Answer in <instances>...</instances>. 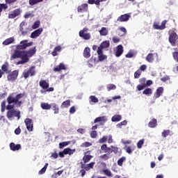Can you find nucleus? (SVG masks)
<instances>
[{
  "mask_svg": "<svg viewBox=\"0 0 178 178\" xmlns=\"http://www.w3.org/2000/svg\"><path fill=\"white\" fill-rule=\"evenodd\" d=\"M127 121L124 120V121L118 123L116 126H117L118 129H122V126H127Z\"/></svg>",
  "mask_w": 178,
  "mask_h": 178,
  "instance_id": "45",
  "label": "nucleus"
},
{
  "mask_svg": "<svg viewBox=\"0 0 178 178\" xmlns=\"http://www.w3.org/2000/svg\"><path fill=\"white\" fill-rule=\"evenodd\" d=\"M154 54L149 53L147 56H146V60L147 62H149V63H152L154 62Z\"/></svg>",
  "mask_w": 178,
  "mask_h": 178,
  "instance_id": "31",
  "label": "nucleus"
},
{
  "mask_svg": "<svg viewBox=\"0 0 178 178\" xmlns=\"http://www.w3.org/2000/svg\"><path fill=\"white\" fill-rule=\"evenodd\" d=\"M158 126V121L156 119L153 118L148 123V127H150V129H154Z\"/></svg>",
  "mask_w": 178,
  "mask_h": 178,
  "instance_id": "22",
  "label": "nucleus"
},
{
  "mask_svg": "<svg viewBox=\"0 0 178 178\" xmlns=\"http://www.w3.org/2000/svg\"><path fill=\"white\" fill-rule=\"evenodd\" d=\"M91 49L90 47H86L83 50V56L84 58H88L91 56Z\"/></svg>",
  "mask_w": 178,
  "mask_h": 178,
  "instance_id": "23",
  "label": "nucleus"
},
{
  "mask_svg": "<svg viewBox=\"0 0 178 178\" xmlns=\"http://www.w3.org/2000/svg\"><path fill=\"white\" fill-rule=\"evenodd\" d=\"M13 42H15V38L11 37V38L6 39L3 42V45H10V44H13Z\"/></svg>",
  "mask_w": 178,
  "mask_h": 178,
  "instance_id": "24",
  "label": "nucleus"
},
{
  "mask_svg": "<svg viewBox=\"0 0 178 178\" xmlns=\"http://www.w3.org/2000/svg\"><path fill=\"white\" fill-rule=\"evenodd\" d=\"M40 24H41V22L40 21H35L32 26L33 30H35V29H38V27H40Z\"/></svg>",
  "mask_w": 178,
  "mask_h": 178,
  "instance_id": "46",
  "label": "nucleus"
},
{
  "mask_svg": "<svg viewBox=\"0 0 178 178\" xmlns=\"http://www.w3.org/2000/svg\"><path fill=\"white\" fill-rule=\"evenodd\" d=\"M70 144V141H66V142H63L59 143V148H65V147H67V145H69Z\"/></svg>",
  "mask_w": 178,
  "mask_h": 178,
  "instance_id": "42",
  "label": "nucleus"
},
{
  "mask_svg": "<svg viewBox=\"0 0 178 178\" xmlns=\"http://www.w3.org/2000/svg\"><path fill=\"white\" fill-rule=\"evenodd\" d=\"M88 10V4L83 3L81 6H79L77 8V12L79 13H83V12H87Z\"/></svg>",
  "mask_w": 178,
  "mask_h": 178,
  "instance_id": "14",
  "label": "nucleus"
},
{
  "mask_svg": "<svg viewBox=\"0 0 178 178\" xmlns=\"http://www.w3.org/2000/svg\"><path fill=\"white\" fill-rule=\"evenodd\" d=\"M7 111H12L13 109H15V105L9 104L6 106Z\"/></svg>",
  "mask_w": 178,
  "mask_h": 178,
  "instance_id": "64",
  "label": "nucleus"
},
{
  "mask_svg": "<svg viewBox=\"0 0 178 178\" xmlns=\"http://www.w3.org/2000/svg\"><path fill=\"white\" fill-rule=\"evenodd\" d=\"M97 55L99 62H102L103 60H105L106 58H108V56L104 55V51L101 49H97Z\"/></svg>",
  "mask_w": 178,
  "mask_h": 178,
  "instance_id": "18",
  "label": "nucleus"
},
{
  "mask_svg": "<svg viewBox=\"0 0 178 178\" xmlns=\"http://www.w3.org/2000/svg\"><path fill=\"white\" fill-rule=\"evenodd\" d=\"M100 159H103V161H108L109 159V156L108 154H102L100 156Z\"/></svg>",
  "mask_w": 178,
  "mask_h": 178,
  "instance_id": "61",
  "label": "nucleus"
},
{
  "mask_svg": "<svg viewBox=\"0 0 178 178\" xmlns=\"http://www.w3.org/2000/svg\"><path fill=\"white\" fill-rule=\"evenodd\" d=\"M26 42H29L28 40H24L21 41L19 44H18L17 46V47H16L17 49H18V50L26 49V48H27Z\"/></svg>",
  "mask_w": 178,
  "mask_h": 178,
  "instance_id": "15",
  "label": "nucleus"
},
{
  "mask_svg": "<svg viewBox=\"0 0 178 178\" xmlns=\"http://www.w3.org/2000/svg\"><path fill=\"white\" fill-rule=\"evenodd\" d=\"M6 115L8 119H12V118L15 116V118H17V120H19L21 118L20 111L15 109L8 111Z\"/></svg>",
  "mask_w": 178,
  "mask_h": 178,
  "instance_id": "4",
  "label": "nucleus"
},
{
  "mask_svg": "<svg viewBox=\"0 0 178 178\" xmlns=\"http://www.w3.org/2000/svg\"><path fill=\"white\" fill-rule=\"evenodd\" d=\"M108 119L106 116L97 117L95 119L94 123H99V122H106Z\"/></svg>",
  "mask_w": 178,
  "mask_h": 178,
  "instance_id": "28",
  "label": "nucleus"
},
{
  "mask_svg": "<svg viewBox=\"0 0 178 178\" xmlns=\"http://www.w3.org/2000/svg\"><path fill=\"white\" fill-rule=\"evenodd\" d=\"M124 161H126L125 156H122L120 159H118V166H123V162H124Z\"/></svg>",
  "mask_w": 178,
  "mask_h": 178,
  "instance_id": "43",
  "label": "nucleus"
},
{
  "mask_svg": "<svg viewBox=\"0 0 178 178\" xmlns=\"http://www.w3.org/2000/svg\"><path fill=\"white\" fill-rule=\"evenodd\" d=\"M40 107L44 111H49V109H51V104H49L48 103H41Z\"/></svg>",
  "mask_w": 178,
  "mask_h": 178,
  "instance_id": "29",
  "label": "nucleus"
},
{
  "mask_svg": "<svg viewBox=\"0 0 178 178\" xmlns=\"http://www.w3.org/2000/svg\"><path fill=\"white\" fill-rule=\"evenodd\" d=\"M89 99H90V104H91V102H93V104H97V102H99L98 98H97V97L94 95L90 96Z\"/></svg>",
  "mask_w": 178,
  "mask_h": 178,
  "instance_id": "40",
  "label": "nucleus"
},
{
  "mask_svg": "<svg viewBox=\"0 0 178 178\" xmlns=\"http://www.w3.org/2000/svg\"><path fill=\"white\" fill-rule=\"evenodd\" d=\"M120 120H122V115H115L111 118L112 122H120Z\"/></svg>",
  "mask_w": 178,
  "mask_h": 178,
  "instance_id": "35",
  "label": "nucleus"
},
{
  "mask_svg": "<svg viewBox=\"0 0 178 178\" xmlns=\"http://www.w3.org/2000/svg\"><path fill=\"white\" fill-rule=\"evenodd\" d=\"M172 56L175 62L178 63V51L172 52Z\"/></svg>",
  "mask_w": 178,
  "mask_h": 178,
  "instance_id": "58",
  "label": "nucleus"
},
{
  "mask_svg": "<svg viewBox=\"0 0 178 178\" xmlns=\"http://www.w3.org/2000/svg\"><path fill=\"white\" fill-rule=\"evenodd\" d=\"M17 76H19V72H17V70H14L7 76L8 81H15V80L17 79Z\"/></svg>",
  "mask_w": 178,
  "mask_h": 178,
  "instance_id": "9",
  "label": "nucleus"
},
{
  "mask_svg": "<svg viewBox=\"0 0 178 178\" xmlns=\"http://www.w3.org/2000/svg\"><path fill=\"white\" fill-rule=\"evenodd\" d=\"M39 86L42 90H40L42 94L45 92V90H47L49 87V83L47 80L42 79L39 81Z\"/></svg>",
  "mask_w": 178,
  "mask_h": 178,
  "instance_id": "7",
  "label": "nucleus"
},
{
  "mask_svg": "<svg viewBox=\"0 0 178 178\" xmlns=\"http://www.w3.org/2000/svg\"><path fill=\"white\" fill-rule=\"evenodd\" d=\"M67 68L63 63H60L58 66L54 68V72H60V70H66Z\"/></svg>",
  "mask_w": 178,
  "mask_h": 178,
  "instance_id": "20",
  "label": "nucleus"
},
{
  "mask_svg": "<svg viewBox=\"0 0 178 178\" xmlns=\"http://www.w3.org/2000/svg\"><path fill=\"white\" fill-rule=\"evenodd\" d=\"M81 164V170L80 173L81 177H84L86 176V172H88L90 169H94V165H95V162H91L88 164L83 163V162L80 163Z\"/></svg>",
  "mask_w": 178,
  "mask_h": 178,
  "instance_id": "1",
  "label": "nucleus"
},
{
  "mask_svg": "<svg viewBox=\"0 0 178 178\" xmlns=\"http://www.w3.org/2000/svg\"><path fill=\"white\" fill-rule=\"evenodd\" d=\"M106 88L108 91H111L112 90H116V86L115 84L110 83L107 85Z\"/></svg>",
  "mask_w": 178,
  "mask_h": 178,
  "instance_id": "44",
  "label": "nucleus"
},
{
  "mask_svg": "<svg viewBox=\"0 0 178 178\" xmlns=\"http://www.w3.org/2000/svg\"><path fill=\"white\" fill-rule=\"evenodd\" d=\"M42 31H44V29L42 28H39L36 29L31 33V38H37L38 37H40V35H41V34L42 33Z\"/></svg>",
  "mask_w": 178,
  "mask_h": 178,
  "instance_id": "11",
  "label": "nucleus"
},
{
  "mask_svg": "<svg viewBox=\"0 0 178 178\" xmlns=\"http://www.w3.org/2000/svg\"><path fill=\"white\" fill-rule=\"evenodd\" d=\"M48 165H49L48 163H46L44 166L38 172V175H44V173L47 172Z\"/></svg>",
  "mask_w": 178,
  "mask_h": 178,
  "instance_id": "39",
  "label": "nucleus"
},
{
  "mask_svg": "<svg viewBox=\"0 0 178 178\" xmlns=\"http://www.w3.org/2000/svg\"><path fill=\"white\" fill-rule=\"evenodd\" d=\"M22 15V9L16 8L13 11H10L8 13V19H15V17H19Z\"/></svg>",
  "mask_w": 178,
  "mask_h": 178,
  "instance_id": "6",
  "label": "nucleus"
},
{
  "mask_svg": "<svg viewBox=\"0 0 178 178\" xmlns=\"http://www.w3.org/2000/svg\"><path fill=\"white\" fill-rule=\"evenodd\" d=\"M2 9L6 10V9H8V5L5 3H0V16L1 13H2Z\"/></svg>",
  "mask_w": 178,
  "mask_h": 178,
  "instance_id": "48",
  "label": "nucleus"
},
{
  "mask_svg": "<svg viewBox=\"0 0 178 178\" xmlns=\"http://www.w3.org/2000/svg\"><path fill=\"white\" fill-rule=\"evenodd\" d=\"M178 40V35L176 32H172L169 35V42L171 44L172 47H176V42H177Z\"/></svg>",
  "mask_w": 178,
  "mask_h": 178,
  "instance_id": "8",
  "label": "nucleus"
},
{
  "mask_svg": "<svg viewBox=\"0 0 178 178\" xmlns=\"http://www.w3.org/2000/svg\"><path fill=\"white\" fill-rule=\"evenodd\" d=\"M170 133H171V131L169 129L163 130V131L161 133V136L162 137H163V138H166L168 136H170Z\"/></svg>",
  "mask_w": 178,
  "mask_h": 178,
  "instance_id": "37",
  "label": "nucleus"
},
{
  "mask_svg": "<svg viewBox=\"0 0 178 178\" xmlns=\"http://www.w3.org/2000/svg\"><path fill=\"white\" fill-rule=\"evenodd\" d=\"M51 108L54 111L55 115L59 113V106L58 104H56V103H51Z\"/></svg>",
  "mask_w": 178,
  "mask_h": 178,
  "instance_id": "27",
  "label": "nucleus"
},
{
  "mask_svg": "<svg viewBox=\"0 0 178 178\" xmlns=\"http://www.w3.org/2000/svg\"><path fill=\"white\" fill-rule=\"evenodd\" d=\"M147 88V85H138L136 88L138 91H142V90H144V88Z\"/></svg>",
  "mask_w": 178,
  "mask_h": 178,
  "instance_id": "59",
  "label": "nucleus"
},
{
  "mask_svg": "<svg viewBox=\"0 0 178 178\" xmlns=\"http://www.w3.org/2000/svg\"><path fill=\"white\" fill-rule=\"evenodd\" d=\"M92 159V155H85L83 156L82 161H83V163H88L89 161Z\"/></svg>",
  "mask_w": 178,
  "mask_h": 178,
  "instance_id": "32",
  "label": "nucleus"
},
{
  "mask_svg": "<svg viewBox=\"0 0 178 178\" xmlns=\"http://www.w3.org/2000/svg\"><path fill=\"white\" fill-rule=\"evenodd\" d=\"M130 20V15L124 14L121 16L118 17L117 19V22H129Z\"/></svg>",
  "mask_w": 178,
  "mask_h": 178,
  "instance_id": "13",
  "label": "nucleus"
},
{
  "mask_svg": "<svg viewBox=\"0 0 178 178\" xmlns=\"http://www.w3.org/2000/svg\"><path fill=\"white\" fill-rule=\"evenodd\" d=\"M108 141V136H103L99 140V144H104V143H106Z\"/></svg>",
  "mask_w": 178,
  "mask_h": 178,
  "instance_id": "51",
  "label": "nucleus"
},
{
  "mask_svg": "<svg viewBox=\"0 0 178 178\" xmlns=\"http://www.w3.org/2000/svg\"><path fill=\"white\" fill-rule=\"evenodd\" d=\"M103 172L104 175H106V176H108V177H112V172H111V170H104Z\"/></svg>",
  "mask_w": 178,
  "mask_h": 178,
  "instance_id": "56",
  "label": "nucleus"
},
{
  "mask_svg": "<svg viewBox=\"0 0 178 178\" xmlns=\"http://www.w3.org/2000/svg\"><path fill=\"white\" fill-rule=\"evenodd\" d=\"M64 149H65V152L66 155H67V154L68 155H73V154H74V152H76L75 149H72L69 147L65 148Z\"/></svg>",
  "mask_w": 178,
  "mask_h": 178,
  "instance_id": "36",
  "label": "nucleus"
},
{
  "mask_svg": "<svg viewBox=\"0 0 178 178\" xmlns=\"http://www.w3.org/2000/svg\"><path fill=\"white\" fill-rule=\"evenodd\" d=\"M88 28L84 27L82 30L79 31V35L82 40L88 41L91 40V33H88Z\"/></svg>",
  "mask_w": 178,
  "mask_h": 178,
  "instance_id": "2",
  "label": "nucleus"
},
{
  "mask_svg": "<svg viewBox=\"0 0 178 178\" xmlns=\"http://www.w3.org/2000/svg\"><path fill=\"white\" fill-rule=\"evenodd\" d=\"M24 95H26V92H23V93H19L18 95H17L15 96V101L17 103L18 101H19V99H22V98H23V97H24Z\"/></svg>",
  "mask_w": 178,
  "mask_h": 178,
  "instance_id": "41",
  "label": "nucleus"
},
{
  "mask_svg": "<svg viewBox=\"0 0 178 178\" xmlns=\"http://www.w3.org/2000/svg\"><path fill=\"white\" fill-rule=\"evenodd\" d=\"M97 136H98V134H97V131H92L90 132L91 138H97Z\"/></svg>",
  "mask_w": 178,
  "mask_h": 178,
  "instance_id": "60",
  "label": "nucleus"
},
{
  "mask_svg": "<svg viewBox=\"0 0 178 178\" xmlns=\"http://www.w3.org/2000/svg\"><path fill=\"white\" fill-rule=\"evenodd\" d=\"M166 23H168V20H163L161 22V25H160L161 30H165V29H166Z\"/></svg>",
  "mask_w": 178,
  "mask_h": 178,
  "instance_id": "57",
  "label": "nucleus"
},
{
  "mask_svg": "<svg viewBox=\"0 0 178 178\" xmlns=\"http://www.w3.org/2000/svg\"><path fill=\"white\" fill-rule=\"evenodd\" d=\"M140 76H141V70H138L134 72V79H140Z\"/></svg>",
  "mask_w": 178,
  "mask_h": 178,
  "instance_id": "50",
  "label": "nucleus"
},
{
  "mask_svg": "<svg viewBox=\"0 0 178 178\" xmlns=\"http://www.w3.org/2000/svg\"><path fill=\"white\" fill-rule=\"evenodd\" d=\"M110 46L111 43L109 42V40H106L101 43L97 49H101V51H102L103 49H105V48H109Z\"/></svg>",
  "mask_w": 178,
  "mask_h": 178,
  "instance_id": "19",
  "label": "nucleus"
},
{
  "mask_svg": "<svg viewBox=\"0 0 178 178\" xmlns=\"http://www.w3.org/2000/svg\"><path fill=\"white\" fill-rule=\"evenodd\" d=\"M111 153L113 152L114 154H118V152H119V148H118V147H114L113 145H111Z\"/></svg>",
  "mask_w": 178,
  "mask_h": 178,
  "instance_id": "54",
  "label": "nucleus"
},
{
  "mask_svg": "<svg viewBox=\"0 0 178 178\" xmlns=\"http://www.w3.org/2000/svg\"><path fill=\"white\" fill-rule=\"evenodd\" d=\"M24 56H26V52L24 51H19V49H15L11 56L10 59L11 60L13 59H18V58H20L21 59L22 58H24Z\"/></svg>",
  "mask_w": 178,
  "mask_h": 178,
  "instance_id": "5",
  "label": "nucleus"
},
{
  "mask_svg": "<svg viewBox=\"0 0 178 178\" xmlns=\"http://www.w3.org/2000/svg\"><path fill=\"white\" fill-rule=\"evenodd\" d=\"M24 123L26 126V129L28 131H33V120L30 118H26L24 120Z\"/></svg>",
  "mask_w": 178,
  "mask_h": 178,
  "instance_id": "10",
  "label": "nucleus"
},
{
  "mask_svg": "<svg viewBox=\"0 0 178 178\" xmlns=\"http://www.w3.org/2000/svg\"><path fill=\"white\" fill-rule=\"evenodd\" d=\"M123 45L119 44L117 46L116 51H115V56L116 58H119L122 56V54H123Z\"/></svg>",
  "mask_w": 178,
  "mask_h": 178,
  "instance_id": "17",
  "label": "nucleus"
},
{
  "mask_svg": "<svg viewBox=\"0 0 178 178\" xmlns=\"http://www.w3.org/2000/svg\"><path fill=\"white\" fill-rule=\"evenodd\" d=\"M44 0H29V3L31 6H34V5H37V3H40V2H42Z\"/></svg>",
  "mask_w": 178,
  "mask_h": 178,
  "instance_id": "38",
  "label": "nucleus"
},
{
  "mask_svg": "<svg viewBox=\"0 0 178 178\" xmlns=\"http://www.w3.org/2000/svg\"><path fill=\"white\" fill-rule=\"evenodd\" d=\"M162 94H163V87L158 88L154 93V98H159Z\"/></svg>",
  "mask_w": 178,
  "mask_h": 178,
  "instance_id": "21",
  "label": "nucleus"
},
{
  "mask_svg": "<svg viewBox=\"0 0 178 178\" xmlns=\"http://www.w3.org/2000/svg\"><path fill=\"white\" fill-rule=\"evenodd\" d=\"M146 82H147V80L145 79V78H141L139 79V83H140V85L145 86Z\"/></svg>",
  "mask_w": 178,
  "mask_h": 178,
  "instance_id": "63",
  "label": "nucleus"
},
{
  "mask_svg": "<svg viewBox=\"0 0 178 178\" xmlns=\"http://www.w3.org/2000/svg\"><path fill=\"white\" fill-rule=\"evenodd\" d=\"M99 33L100 35L105 37L108 34L109 31H108L107 28L102 27L101 30L99 31Z\"/></svg>",
  "mask_w": 178,
  "mask_h": 178,
  "instance_id": "25",
  "label": "nucleus"
},
{
  "mask_svg": "<svg viewBox=\"0 0 178 178\" xmlns=\"http://www.w3.org/2000/svg\"><path fill=\"white\" fill-rule=\"evenodd\" d=\"M35 66H32L29 67L28 70H24L22 73L23 77L26 79H29V77H33L35 74Z\"/></svg>",
  "mask_w": 178,
  "mask_h": 178,
  "instance_id": "3",
  "label": "nucleus"
},
{
  "mask_svg": "<svg viewBox=\"0 0 178 178\" xmlns=\"http://www.w3.org/2000/svg\"><path fill=\"white\" fill-rule=\"evenodd\" d=\"M62 50V47L60 46H56L54 51L51 52L52 56H56L58 55V52H60Z\"/></svg>",
  "mask_w": 178,
  "mask_h": 178,
  "instance_id": "30",
  "label": "nucleus"
},
{
  "mask_svg": "<svg viewBox=\"0 0 178 178\" xmlns=\"http://www.w3.org/2000/svg\"><path fill=\"white\" fill-rule=\"evenodd\" d=\"M10 149L11 151H19V149H22V145L20 144H15V143H10Z\"/></svg>",
  "mask_w": 178,
  "mask_h": 178,
  "instance_id": "16",
  "label": "nucleus"
},
{
  "mask_svg": "<svg viewBox=\"0 0 178 178\" xmlns=\"http://www.w3.org/2000/svg\"><path fill=\"white\" fill-rule=\"evenodd\" d=\"M69 106H70V100H66L64 101L60 106L61 109H63L65 108H69Z\"/></svg>",
  "mask_w": 178,
  "mask_h": 178,
  "instance_id": "33",
  "label": "nucleus"
},
{
  "mask_svg": "<svg viewBox=\"0 0 178 178\" xmlns=\"http://www.w3.org/2000/svg\"><path fill=\"white\" fill-rule=\"evenodd\" d=\"M25 52V55L26 58H31L32 56H34L35 54L37 52V49L35 47L31 48L28 51H24Z\"/></svg>",
  "mask_w": 178,
  "mask_h": 178,
  "instance_id": "12",
  "label": "nucleus"
},
{
  "mask_svg": "<svg viewBox=\"0 0 178 178\" xmlns=\"http://www.w3.org/2000/svg\"><path fill=\"white\" fill-rule=\"evenodd\" d=\"M119 30L120 31L124 33L122 35H120V37H122V35H126V34H127V30L126 29V28L122 26L119 28Z\"/></svg>",
  "mask_w": 178,
  "mask_h": 178,
  "instance_id": "55",
  "label": "nucleus"
},
{
  "mask_svg": "<svg viewBox=\"0 0 178 178\" xmlns=\"http://www.w3.org/2000/svg\"><path fill=\"white\" fill-rule=\"evenodd\" d=\"M7 102L8 104H17V102H16V99L15 97H13L10 95H9L7 98Z\"/></svg>",
  "mask_w": 178,
  "mask_h": 178,
  "instance_id": "34",
  "label": "nucleus"
},
{
  "mask_svg": "<svg viewBox=\"0 0 178 178\" xmlns=\"http://www.w3.org/2000/svg\"><path fill=\"white\" fill-rule=\"evenodd\" d=\"M22 60H19L17 63V65H24V63H27L30 62V58H27L26 56L21 58Z\"/></svg>",
  "mask_w": 178,
  "mask_h": 178,
  "instance_id": "26",
  "label": "nucleus"
},
{
  "mask_svg": "<svg viewBox=\"0 0 178 178\" xmlns=\"http://www.w3.org/2000/svg\"><path fill=\"white\" fill-rule=\"evenodd\" d=\"M91 145H92V144L91 143L85 142L81 145V147H82L83 148H87L88 147H91Z\"/></svg>",
  "mask_w": 178,
  "mask_h": 178,
  "instance_id": "49",
  "label": "nucleus"
},
{
  "mask_svg": "<svg viewBox=\"0 0 178 178\" xmlns=\"http://www.w3.org/2000/svg\"><path fill=\"white\" fill-rule=\"evenodd\" d=\"M1 70H3V72H8V63H6V64H3L1 66Z\"/></svg>",
  "mask_w": 178,
  "mask_h": 178,
  "instance_id": "62",
  "label": "nucleus"
},
{
  "mask_svg": "<svg viewBox=\"0 0 178 178\" xmlns=\"http://www.w3.org/2000/svg\"><path fill=\"white\" fill-rule=\"evenodd\" d=\"M144 145V139L140 140L137 143V147L140 149L143 148V145Z\"/></svg>",
  "mask_w": 178,
  "mask_h": 178,
  "instance_id": "53",
  "label": "nucleus"
},
{
  "mask_svg": "<svg viewBox=\"0 0 178 178\" xmlns=\"http://www.w3.org/2000/svg\"><path fill=\"white\" fill-rule=\"evenodd\" d=\"M153 29H154V30H161V26L159 25V22H154Z\"/></svg>",
  "mask_w": 178,
  "mask_h": 178,
  "instance_id": "52",
  "label": "nucleus"
},
{
  "mask_svg": "<svg viewBox=\"0 0 178 178\" xmlns=\"http://www.w3.org/2000/svg\"><path fill=\"white\" fill-rule=\"evenodd\" d=\"M143 94L145 95H149V94H152V89L147 88L143 92Z\"/></svg>",
  "mask_w": 178,
  "mask_h": 178,
  "instance_id": "47",
  "label": "nucleus"
}]
</instances>
